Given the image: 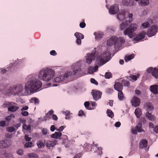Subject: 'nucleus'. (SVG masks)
Masks as SVG:
<instances>
[{"instance_id": "nucleus-1", "label": "nucleus", "mask_w": 158, "mask_h": 158, "mask_svg": "<svg viewBox=\"0 0 158 158\" xmlns=\"http://www.w3.org/2000/svg\"><path fill=\"white\" fill-rule=\"evenodd\" d=\"M42 85V82L38 79L31 80L25 84L24 88L23 85L18 84L12 87L11 89H8L9 92L8 91V94L25 96L27 94H30L37 91Z\"/></svg>"}, {"instance_id": "nucleus-2", "label": "nucleus", "mask_w": 158, "mask_h": 158, "mask_svg": "<svg viewBox=\"0 0 158 158\" xmlns=\"http://www.w3.org/2000/svg\"><path fill=\"white\" fill-rule=\"evenodd\" d=\"M54 71L51 69L46 68L42 69L40 71L38 77L41 80L48 81L54 77Z\"/></svg>"}, {"instance_id": "nucleus-3", "label": "nucleus", "mask_w": 158, "mask_h": 158, "mask_svg": "<svg viewBox=\"0 0 158 158\" xmlns=\"http://www.w3.org/2000/svg\"><path fill=\"white\" fill-rule=\"evenodd\" d=\"M137 28V25L136 24H131L128 27L123 31V34L127 35L130 38H132L135 36V33L134 32L136 30Z\"/></svg>"}, {"instance_id": "nucleus-4", "label": "nucleus", "mask_w": 158, "mask_h": 158, "mask_svg": "<svg viewBox=\"0 0 158 158\" xmlns=\"http://www.w3.org/2000/svg\"><path fill=\"white\" fill-rule=\"evenodd\" d=\"M109 55V53L105 51L100 54L97 57L96 60V64L99 66H102L106 62L105 60L107 59Z\"/></svg>"}, {"instance_id": "nucleus-5", "label": "nucleus", "mask_w": 158, "mask_h": 158, "mask_svg": "<svg viewBox=\"0 0 158 158\" xmlns=\"http://www.w3.org/2000/svg\"><path fill=\"white\" fill-rule=\"evenodd\" d=\"M142 124L141 123H139L135 128H132L131 131L133 134L136 135L137 132H141L142 131L144 132V131L142 127Z\"/></svg>"}, {"instance_id": "nucleus-6", "label": "nucleus", "mask_w": 158, "mask_h": 158, "mask_svg": "<svg viewBox=\"0 0 158 158\" xmlns=\"http://www.w3.org/2000/svg\"><path fill=\"white\" fill-rule=\"evenodd\" d=\"M91 94L94 99L97 101L101 98L102 93L99 91L93 90L91 92Z\"/></svg>"}, {"instance_id": "nucleus-7", "label": "nucleus", "mask_w": 158, "mask_h": 158, "mask_svg": "<svg viewBox=\"0 0 158 158\" xmlns=\"http://www.w3.org/2000/svg\"><path fill=\"white\" fill-rule=\"evenodd\" d=\"M157 30V28L156 26H153L148 30L147 35L149 37L152 36L156 34Z\"/></svg>"}, {"instance_id": "nucleus-8", "label": "nucleus", "mask_w": 158, "mask_h": 158, "mask_svg": "<svg viewBox=\"0 0 158 158\" xmlns=\"http://www.w3.org/2000/svg\"><path fill=\"white\" fill-rule=\"evenodd\" d=\"M125 42V40L124 38L122 37H120L118 38H116L115 42V46L118 47H120L122 44H124Z\"/></svg>"}, {"instance_id": "nucleus-9", "label": "nucleus", "mask_w": 158, "mask_h": 158, "mask_svg": "<svg viewBox=\"0 0 158 158\" xmlns=\"http://www.w3.org/2000/svg\"><path fill=\"white\" fill-rule=\"evenodd\" d=\"M131 103L133 106L135 107L138 106L140 103V99L136 96H133L131 101Z\"/></svg>"}, {"instance_id": "nucleus-10", "label": "nucleus", "mask_w": 158, "mask_h": 158, "mask_svg": "<svg viewBox=\"0 0 158 158\" xmlns=\"http://www.w3.org/2000/svg\"><path fill=\"white\" fill-rule=\"evenodd\" d=\"M119 10L118 5L117 4L112 6L109 10V13L111 14H115Z\"/></svg>"}, {"instance_id": "nucleus-11", "label": "nucleus", "mask_w": 158, "mask_h": 158, "mask_svg": "<svg viewBox=\"0 0 158 158\" xmlns=\"http://www.w3.org/2000/svg\"><path fill=\"white\" fill-rule=\"evenodd\" d=\"M146 32L144 31L140 32L137 36L135 37L133 40L135 41H139L143 39L145 36Z\"/></svg>"}, {"instance_id": "nucleus-12", "label": "nucleus", "mask_w": 158, "mask_h": 158, "mask_svg": "<svg viewBox=\"0 0 158 158\" xmlns=\"http://www.w3.org/2000/svg\"><path fill=\"white\" fill-rule=\"evenodd\" d=\"M95 58L94 53H91L87 54V58L86 59V62L88 64L91 63L92 61L94 60Z\"/></svg>"}, {"instance_id": "nucleus-13", "label": "nucleus", "mask_w": 158, "mask_h": 158, "mask_svg": "<svg viewBox=\"0 0 158 158\" xmlns=\"http://www.w3.org/2000/svg\"><path fill=\"white\" fill-rule=\"evenodd\" d=\"M16 105L17 104L15 103H12L10 106L8 108V110L11 112H14L16 111L19 108L18 106H16Z\"/></svg>"}, {"instance_id": "nucleus-14", "label": "nucleus", "mask_w": 158, "mask_h": 158, "mask_svg": "<svg viewBox=\"0 0 158 158\" xmlns=\"http://www.w3.org/2000/svg\"><path fill=\"white\" fill-rule=\"evenodd\" d=\"M116 38V37L115 36H111L107 40V45L108 46H112L114 44L115 45Z\"/></svg>"}, {"instance_id": "nucleus-15", "label": "nucleus", "mask_w": 158, "mask_h": 158, "mask_svg": "<svg viewBox=\"0 0 158 158\" xmlns=\"http://www.w3.org/2000/svg\"><path fill=\"white\" fill-rule=\"evenodd\" d=\"M114 89L118 91H122L123 89V85L122 83L119 82H117L114 85Z\"/></svg>"}, {"instance_id": "nucleus-16", "label": "nucleus", "mask_w": 158, "mask_h": 158, "mask_svg": "<svg viewBox=\"0 0 158 158\" xmlns=\"http://www.w3.org/2000/svg\"><path fill=\"white\" fill-rule=\"evenodd\" d=\"M151 91L154 94H158V85H151L150 87Z\"/></svg>"}, {"instance_id": "nucleus-17", "label": "nucleus", "mask_w": 158, "mask_h": 158, "mask_svg": "<svg viewBox=\"0 0 158 158\" xmlns=\"http://www.w3.org/2000/svg\"><path fill=\"white\" fill-rule=\"evenodd\" d=\"M125 11L124 10H122L117 15V18L120 20H123L125 18Z\"/></svg>"}, {"instance_id": "nucleus-18", "label": "nucleus", "mask_w": 158, "mask_h": 158, "mask_svg": "<svg viewBox=\"0 0 158 158\" xmlns=\"http://www.w3.org/2000/svg\"><path fill=\"white\" fill-rule=\"evenodd\" d=\"M8 140L7 139H4L0 141V148H3L9 147V145L7 144Z\"/></svg>"}, {"instance_id": "nucleus-19", "label": "nucleus", "mask_w": 158, "mask_h": 158, "mask_svg": "<svg viewBox=\"0 0 158 158\" xmlns=\"http://www.w3.org/2000/svg\"><path fill=\"white\" fill-rule=\"evenodd\" d=\"M56 141L55 140L54 141L47 140L45 142L46 146L48 147H54L56 144Z\"/></svg>"}, {"instance_id": "nucleus-20", "label": "nucleus", "mask_w": 158, "mask_h": 158, "mask_svg": "<svg viewBox=\"0 0 158 158\" xmlns=\"http://www.w3.org/2000/svg\"><path fill=\"white\" fill-rule=\"evenodd\" d=\"M130 23L129 21L125 20L123 21L120 25V28L121 30H123L126 28Z\"/></svg>"}, {"instance_id": "nucleus-21", "label": "nucleus", "mask_w": 158, "mask_h": 158, "mask_svg": "<svg viewBox=\"0 0 158 158\" xmlns=\"http://www.w3.org/2000/svg\"><path fill=\"white\" fill-rule=\"evenodd\" d=\"M122 3L123 5L126 6H131L133 5L132 0H123Z\"/></svg>"}, {"instance_id": "nucleus-22", "label": "nucleus", "mask_w": 158, "mask_h": 158, "mask_svg": "<svg viewBox=\"0 0 158 158\" xmlns=\"http://www.w3.org/2000/svg\"><path fill=\"white\" fill-rule=\"evenodd\" d=\"M94 34L95 36V38L96 40L101 39L103 36V34L102 32H95Z\"/></svg>"}, {"instance_id": "nucleus-23", "label": "nucleus", "mask_w": 158, "mask_h": 158, "mask_svg": "<svg viewBox=\"0 0 158 158\" xmlns=\"http://www.w3.org/2000/svg\"><path fill=\"white\" fill-rule=\"evenodd\" d=\"M148 22H145L143 23L142 24V27L143 28H145L148 27L150 26V23H152V20L150 19H148Z\"/></svg>"}, {"instance_id": "nucleus-24", "label": "nucleus", "mask_w": 158, "mask_h": 158, "mask_svg": "<svg viewBox=\"0 0 158 158\" xmlns=\"http://www.w3.org/2000/svg\"><path fill=\"white\" fill-rule=\"evenodd\" d=\"M146 116L147 118L150 120L154 121L155 120V116L150 113L148 111L146 113Z\"/></svg>"}, {"instance_id": "nucleus-25", "label": "nucleus", "mask_w": 158, "mask_h": 158, "mask_svg": "<svg viewBox=\"0 0 158 158\" xmlns=\"http://www.w3.org/2000/svg\"><path fill=\"white\" fill-rule=\"evenodd\" d=\"M6 69H2L1 71V73L2 74H4L7 71H8V72H12L13 70V69H14V67H10L9 66L8 67H7L6 68Z\"/></svg>"}, {"instance_id": "nucleus-26", "label": "nucleus", "mask_w": 158, "mask_h": 158, "mask_svg": "<svg viewBox=\"0 0 158 158\" xmlns=\"http://www.w3.org/2000/svg\"><path fill=\"white\" fill-rule=\"evenodd\" d=\"M148 141L147 140L144 139L141 140L140 146L142 148H146L147 146Z\"/></svg>"}, {"instance_id": "nucleus-27", "label": "nucleus", "mask_w": 158, "mask_h": 158, "mask_svg": "<svg viewBox=\"0 0 158 158\" xmlns=\"http://www.w3.org/2000/svg\"><path fill=\"white\" fill-rule=\"evenodd\" d=\"M62 135V133L60 132H55L54 133L51 135V137L53 138L58 139Z\"/></svg>"}, {"instance_id": "nucleus-28", "label": "nucleus", "mask_w": 158, "mask_h": 158, "mask_svg": "<svg viewBox=\"0 0 158 158\" xmlns=\"http://www.w3.org/2000/svg\"><path fill=\"white\" fill-rule=\"evenodd\" d=\"M152 75L156 78H158V69L155 68L152 71Z\"/></svg>"}, {"instance_id": "nucleus-29", "label": "nucleus", "mask_w": 158, "mask_h": 158, "mask_svg": "<svg viewBox=\"0 0 158 158\" xmlns=\"http://www.w3.org/2000/svg\"><path fill=\"white\" fill-rule=\"evenodd\" d=\"M149 0H140L139 2V4L142 6L148 5L149 4Z\"/></svg>"}, {"instance_id": "nucleus-30", "label": "nucleus", "mask_w": 158, "mask_h": 158, "mask_svg": "<svg viewBox=\"0 0 158 158\" xmlns=\"http://www.w3.org/2000/svg\"><path fill=\"white\" fill-rule=\"evenodd\" d=\"M135 113L137 118H139L142 114L141 110L139 108H136L135 110Z\"/></svg>"}, {"instance_id": "nucleus-31", "label": "nucleus", "mask_w": 158, "mask_h": 158, "mask_svg": "<svg viewBox=\"0 0 158 158\" xmlns=\"http://www.w3.org/2000/svg\"><path fill=\"white\" fill-rule=\"evenodd\" d=\"M74 35L75 36L76 38L77 39H83L84 38V35L81 33L76 32L74 34Z\"/></svg>"}, {"instance_id": "nucleus-32", "label": "nucleus", "mask_w": 158, "mask_h": 158, "mask_svg": "<svg viewBox=\"0 0 158 158\" xmlns=\"http://www.w3.org/2000/svg\"><path fill=\"white\" fill-rule=\"evenodd\" d=\"M72 72L71 71H69L64 73V76H61V77L62 78V79L64 81L65 78H68L70 75L72 74Z\"/></svg>"}, {"instance_id": "nucleus-33", "label": "nucleus", "mask_w": 158, "mask_h": 158, "mask_svg": "<svg viewBox=\"0 0 158 158\" xmlns=\"http://www.w3.org/2000/svg\"><path fill=\"white\" fill-rule=\"evenodd\" d=\"M106 113L107 115L110 117L111 118H113L114 116V114L112 111L109 109H108L107 110Z\"/></svg>"}, {"instance_id": "nucleus-34", "label": "nucleus", "mask_w": 158, "mask_h": 158, "mask_svg": "<svg viewBox=\"0 0 158 158\" xmlns=\"http://www.w3.org/2000/svg\"><path fill=\"white\" fill-rule=\"evenodd\" d=\"M134 57V54H132L129 56H125L124 58V60L125 61L127 62L132 59Z\"/></svg>"}, {"instance_id": "nucleus-35", "label": "nucleus", "mask_w": 158, "mask_h": 158, "mask_svg": "<svg viewBox=\"0 0 158 158\" xmlns=\"http://www.w3.org/2000/svg\"><path fill=\"white\" fill-rule=\"evenodd\" d=\"M118 98L120 100H123V99L124 96L122 91H118Z\"/></svg>"}, {"instance_id": "nucleus-36", "label": "nucleus", "mask_w": 158, "mask_h": 158, "mask_svg": "<svg viewBox=\"0 0 158 158\" xmlns=\"http://www.w3.org/2000/svg\"><path fill=\"white\" fill-rule=\"evenodd\" d=\"M28 156L29 158H39L36 154L33 153H28Z\"/></svg>"}, {"instance_id": "nucleus-37", "label": "nucleus", "mask_w": 158, "mask_h": 158, "mask_svg": "<svg viewBox=\"0 0 158 158\" xmlns=\"http://www.w3.org/2000/svg\"><path fill=\"white\" fill-rule=\"evenodd\" d=\"M54 81L55 82H60L62 81H64L62 78L61 77V76L55 78L54 80Z\"/></svg>"}, {"instance_id": "nucleus-38", "label": "nucleus", "mask_w": 158, "mask_h": 158, "mask_svg": "<svg viewBox=\"0 0 158 158\" xmlns=\"http://www.w3.org/2000/svg\"><path fill=\"white\" fill-rule=\"evenodd\" d=\"M23 129L27 131L31 130V127L30 125H27L26 124H24L23 125Z\"/></svg>"}, {"instance_id": "nucleus-39", "label": "nucleus", "mask_w": 158, "mask_h": 158, "mask_svg": "<svg viewBox=\"0 0 158 158\" xmlns=\"http://www.w3.org/2000/svg\"><path fill=\"white\" fill-rule=\"evenodd\" d=\"M31 102H33V101L34 102L35 104V105H38L39 103V100L37 98L34 97L33 98H32L31 99Z\"/></svg>"}, {"instance_id": "nucleus-40", "label": "nucleus", "mask_w": 158, "mask_h": 158, "mask_svg": "<svg viewBox=\"0 0 158 158\" xmlns=\"http://www.w3.org/2000/svg\"><path fill=\"white\" fill-rule=\"evenodd\" d=\"M112 75L110 72H108L106 73L105 77L106 79H110L112 77Z\"/></svg>"}, {"instance_id": "nucleus-41", "label": "nucleus", "mask_w": 158, "mask_h": 158, "mask_svg": "<svg viewBox=\"0 0 158 158\" xmlns=\"http://www.w3.org/2000/svg\"><path fill=\"white\" fill-rule=\"evenodd\" d=\"M33 146V143L31 142H27L24 144L25 148H30Z\"/></svg>"}, {"instance_id": "nucleus-42", "label": "nucleus", "mask_w": 158, "mask_h": 158, "mask_svg": "<svg viewBox=\"0 0 158 158\" xmlns=\"http://www.w3.org/2000/svg\"><path fill=\"white\" fill-rule=\"evenodd\" d=\"M37 144L39 148H43L44 146V143L41 141H38L37 143Z\"/></svg>"}, {"instance_id": "nucleus-43", "label": "nucleus", "mask_w": 158, "mask_h": 158, "mask_svg": "<svg viewBox=\"0 0 158 158\" xmlns=\"http://www.w3.org/2000/svg\"><path fill=\"white\" fill-rule=\"evenodd\" d=\"M122 83H123L124 86H129L130 85L129 81L127 80H122Z\"/></svg>"}, {"instance_id": "nucleus-44", "label": "nucleus", "mask_w": 158, "mask_h": 158, "mask_svg": "<svg viewBox=\"0 0 158 158\" xmlns=\"http://www.w3.org/2000/svg\"><path fill=\"white\" fill-rule=\"evenodd\" d=\"M80 71H81V69L79 68L78 69H77L76 70H73V76L76 75L78 74V73H79Z\"/></svg>"}, {"instance_id": "nucleus-45", "label": "nucleus", "mask_w": 158, "mask_h": 158, "mask_svg": "<svg viewBox=\"0 0 158 158\" xmlns=\"http://www.w3.org/2000/svg\"><path fill=\"white\" fill-rule=\"evenodd\" d=\"M139 74H137V76L134 75H131L130 76V77L133 80L136 81L137 80V78L139 77Z\"/></svg>"}, {"instance_id": "nucleus-46", "label": "nucleus", "mask_w": 158, "mask_h": 158, "mask_svg": "<svg viewBox=\"0 0 158 158\" xmlns=\"http://www.w3.org/2000/svg\"><path fill=\"white\" fill-rule=\"evenodd\" d=\"M12 102H6L4 103L3 105L2 106L4 107H9L11 105Z\"/></svg>"}, {"instance_id": "nucleus-47", "label": "nucleus", "mask_w": 158, "mask_h": 158, "mask_svg": "<svg viewBox=\"0 0 158 158\" xmlns=\"http://www.w3.org/2000/svg\"><path fill=\"white\" fill-rule=\"evenodd\" d=\"M7 131L9 132H12L15 130V128L13 127H9L6 129Z\"/></svg>"}, {"instance_id": "nucleus-48", "label": "nucleus", "mask_w": 158, "mask_h": 158, "mask_svg": "<svg viewBox=\"0 0 158 158\" xmlns=\"http://www.w3.org/2000/svg\"><path fill=\"white\" fill-rule=\"evenodd\" d=\"M17 153L20 155H22L23 154V151L22 149H18L17 151Z\"/></svg>"}, {"instance_id": "nucleus-49", "label": "nucleus", "mask_w": 158, "mask_h": 158, "mask_svg": "<svg viewBox=\"0 0 158 158\" xmlns=\"http://www.w3.org/2000/svg\"><path fill=\"white\" fill-rule=\"evenodd\" d=\"M83 22H82L80 23L79 24V26L81 28H84L86 26V24L84 22V20L83 19Z\"/></svg>"}, {"instance_id": "nucleus-50", "label": "nucleus", "mask_w": 158, "mask_h": 158, "mask_svg": "<svg viewBox=\"0 0 158 158\" xmlns=\"http://www.w3.org/2000/svg\"><path fill=\"white\" fill-rule=\"evenodd\" d=\"M21 114L23 116H26L28 115L29 113L27 111L23 110L21 111Z\"/></svg>"}, {"instance_id": "nucleus-51", "label": "nucleus", "mask_w": 158, "mask_h": 158, "mask_svg": "<svg viewBox=\"0 0 158 158\" xmlns=\"http://www.w3.org/2000/svg\"><path fill=\"white\" fill-rule=\"evenodd\" d=\"M90 82L91 83L97 85L98 84V82L94 78H91L90 79Z\"/></svg>"}, {"instance_id": "nucleus-52", "label": "nucleus", "mask_w": 158, "mask_h": 158, "mask_svg": "<svg viewBox=\"0 0 158 158\" xmlns=\"http://www.w3.org/2000/svg\"><path fill=\"white\" fill-rule=\"evenodd\" d=\"M147 106L148 109H150L151 110H152L153 109V106L152 103L150 102H148L147 104Z\"/></svg>"}, {"instance_id": "nucleus-53", "label": "nucleus", "mask_w": 158, "mask_h": 158, "mask_svg": "<svg viewBox=\"0 0 158 158\" xmlns=\"http://www.w3.org/2000/svg\"><path fill=\"white\" fill-rule=\"evenodd\" d=\"M133 14L132 13H130L129 15V21H129L130 23L133 21Z\"/></svg>"}, {"instance_id": "nucleus-54", "label": "nucleus", "mask_w": 158, "mask_h": 158, "mask_svg": "<svg viewBox=\"0 0 158 158\" xmlns=\"http://www.w3.org/2000/svg\"><path fill=\"white\" fill-rule=\"evenodd\" d=\"M78 115L79 116H82L85 115V114H84L83 111L82 110H81L78 112Z\"/></svg>"}, {"instance_id": "nucleus-55", "label": "nucleus", "mask_w": 158, "mask_h": 158, "mask_svg": "<svg viewBox=\"0 0 158 158\" xmlns=\"http://www.w3.org/2000/svg\"><path fill=\"white\" fill-rule=\"evenodd\" d=\"M11 117H14V116L12 114H10V116L6 117V120L9 121L10 120Z\"/></svg>"}, {"instance_id": "nucleus-56", "label": "nucleus", "mask_w": 158, "mask_h": 158, "mask_svg": "<svg viewBox=\"0 0 158 158\" xmlns=\"http://www.w3.org/2000/svg\"><path fill=\"white\" fill-rule=\"evenodd\" d=\"M50 54L51 55L55 56L57 54V53L55 50H52L50 51Z\"/></svg>"}, {"instance_id": "nucleus-57", "label": "nucleus", "mask_w": 158, "mask_h": 158, "mask_svg": "<svg viewBox=\"0 0 158 158\" xmlns=\"http://www.w3.org/2000/svg\"><path fill=\"white\" fill-rule=\"evenodd\" d=\"M25 139L27 141H30L31 139V137H29L28 135H25Z\"/></svg>"}, {"instance_id": "nucleus-58", "label": "nucleus", "mask_w": 158, "mask_h": 158, "mask_svg": "<svg viewBox=\"0 0 158 158\" xmlns=\"http://www.w3.org/2000/svg\"><path fill=\"white\" fill-rule=\"evenodd\" d=\"M6 124L5 121H2L0 122V126L1 127H4Z\"/></svg>"}, {"instance_id": "nucleus-59", "label": "nucleus", "mask_w": 158, "mask_h": 158, "mask_svg": "<svg viewBox=\"0 0 158 158\" xmlns=\"http://www.w3.org/2000/svg\"><path fill=\"white\" fill-rule=\"evenodd\" d=\"M81 39L77 38L76 42L77 44L78 45H81Z\"/></svg>"}, {"instance_id": "nucleus-60", "label": "nucleus", "mask_w": 158, "mask_h": 158, "mask_svg": "<svg viewBox=\"0 0 158 158\" xmlns=\"http://www.w3.org/2000/svg\"><path fill=\"white\" fill-rule=\"evenodd\" d=\"M95 66L94 67V71L96 72L98 70V66H99L98 64H96V62H95Z\"/></svg>"}, {"instance_id": "nucleus-61", "label": "nucleus", "mask_w": 158, "mask_h": 158, "mask_svg": "<svg viewBox=\"0 0 158 158\" xmlns=\"http://www.w3.org/2000/svg\"><path fill=\"white\" fill-rule=\"evenodd\" d=\"M28 109V107L27 106H23L21 109V111L23 110H27Z\"/></svg>"}, {"instance_id": "nucleus-62", "label": "nucleus", "mask_w": 158, "mask_h": 158, "mask_svg": "<svg viewBox=\"0 0 158 158\" xmlns=\"http://www.w3.org/2000/svg\"><path fill=\"white\" fill-rule=\"evenodd\" d=\"M121 125V123L119 122H116L115 124V126L116 127H118Z\"/></svg>"}, {"instance_id": "nucleus-63", "label": "nucleus", "mask_w": 158, "mask_h": 158, "mask_svg": "<svg viewBox=\"0 0 158 158\" xmlns=\"http://www.w3.org/2000/svg\"><path fill=\"white\" fill-rule=\"evenodd\" d=\"M153 69L152 67H150L148 68V69L147 70V72L148 73H150L151 72L152 73V70Z\"/></svg>"}, {"instance_id": "nucleus-64", "label": "nucleus", "mask_w": 158, "mask_h": 158, "mask_svg": "<svg viewBox=\"0 0 158 158\" xmlns=\"http://www.w3.org/2000/svg\"><path fill=\"white\" fill-rule=\"evenodd\" d=\"M154 131L156 133H158V126H156L154 129Z\"/></svg>"}]
</instances>
